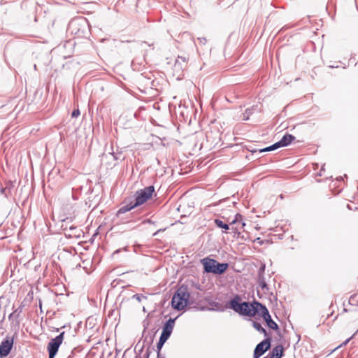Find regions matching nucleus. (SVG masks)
<instances>
[{
	"label": "nucleus",
	"instance_id": "nucleus-22",
	"mask_svg": "<svg viewBox=\"0 0 358 358\" xmlns=\"http://www.w3.org/2000/svg\"><path fill=\"white\" fill-rule=\"evenodd\" d=\"M180 59L182 60V62H184V63L185 62V61L183 58L181 57Z\"/></svg>",
	"mask_w": 358,
	"mask_h": 358
},
{
	"label": "nucleus",
	"instance_id": "nucleus-17",
	"mask_svg": "<svg viewBox=\"0 0 358 358\" xmlns=\"http://www.w3.org/2000/svg\"><path fill=\"white\" fill-rule=\"evenodd\" d=\"M173 69L176 71H178L180 69H181V63L180 62L179 59H176L173 66Z\"/></svg>",
	"mask_w": 358,
	"mask_h": 358
},
{
	"label": "nucleus",
	"instance_id": "nucleus-10",
	"mask_svg": "<svg viewBox=\"0 0 358 358\" xmlns=\"http://www.w3.org/2000/svg\"><path fill=\"white\" fill-rule=\"evenodd\" d=\"M271 344L268 339L264 340L259 343L254 351V358L260 357L267 350L270 348Z\"/></svg>",
	"mask_w": 358,
	"mask_h": 358
},
{
	"label": "nucleus",
	"instance_id": "nucleus-8",
	"mask_svg": "<svg viewBox=\"0 0 358 358\" xmlns=\"http://www.w3.org/2000/svg\"><path fill=\"white\" fill-rule=\"evenodd\" d=\"M13 338L11 337H6L0 344V357L4 358L7 357L13 346Z\"/></svg>",
	"mask_w": 358,
	"mask_h": 358
},
{
	"label": "nucleus",
	"instance_id": "nucleus-13",
	"mask_svg": "<svg viewBox=\"0 0 358 358\" xmlns=\"http://www.w3.org/2000/svg\"><path fill=\"white\" fill-rule=\"evenodd\" d=\"M283 348L281 345H278L274 348L269 353L268 358H280L282 355Z\"/></svg>",
	"mask_w": 358,
	"mask_h": 358
},
{
	"label": "nucleus",
	"instance_id": "nucleus-19",
	"mask_svg": "<svg viewBox=\"0 0 358 358\" xmlns=\"http://www.w3.org/2000/svg\"><path fill=\"white\" fill-rule=\"evenodd\" d=\"M355 336V334H353L350 338H348L345 342H343L341 345H339V346H338V348H341V347H342V346H343V345H346L348 343V342H349L352 338H354V336Z\"/></svg>",
	"mask_w": 358,
	"mask_h": 358
},
{
	"label": "nucleus",
	"instance_id": "nucleus-11",
	"mask_svg": "<svg viewBox=\"0 0 358 358\" xmlns=\"http://www.w3.org/2000/svg\"><path fill=\"white\" fill-rule=\"evenodd\" d=\"M229 225L234 232L240 234L239 231L243 229L245 224L243 222L242 216L240 214H236L235 219L230 222Z\"/></svg>",
	"mask_w": 358,
	"mask_h": 358
},
{
	"label": "nucleus",
	"instance_id": "nucleus-2",
	"mask_svg": "<svg viewBox=\"0 0 358 358\" xmlns=\"http://www.w3.org/2000/svg\"><path fill=\"white\" fill-rule=\"evenodd\" d=\"M189 296L190 294L187 287L183 286L179 287L171 300L173 308L178 310L184 309L188 304Z\"/></svg>",
	"mask_w": 358,
	"mask_h": 358
},
{
	"label": "nucleus",
	"instance_id": "nucleus-1",
	"mask_svg": "<svg viewBox=\"0 0 358 358\" xmlns=\"http://www.w3.org/2000/svg\"><path fill=\"white\" fill-rule=\"evenodd\" d=\"M229 307L233 309L239 315L254 317L257 313H259L262 304L255 301L252 303L248 302H241V298L239 295H236L229 303Z\"/></svg>",
	"mask_w": 358,
	"mask_h": 358
},
{
	"label": "nucleus",
	"instance_id": "nucleus-16",
	"mask_svg": "<svg viewBox=\"0 0 358 358\" xmlns=\"http://www.w3.org/2000/svg\"><path fill=\"white\" fill-rule=\"evenodd\" d=\"M253 327L259 331L266 334V330L262 327V325L256 322H253Z\"/></svg>",
	"mask_w": 358,
	"mask_h": 358
},
{
	"label": "nucleus",
	"instance_id": "nucleus-4",
	"mask_svg": "<svg viewBox=\"0 0 358 358\" xmlns=\"http://www.w3.org/2000/svg\"><path fill=\"white\" fill-rule=\"evenodd\" d=\"M174 323L175 320L170 318L164 324L159 341L157 343L158 354L159 353L163 345L170 337L174 327Z\"/></svg>",
	"mask_w": 358,
	"mask_h": 358
},
{
	"label": "nucleus",
	"instance_id": "nucleus-7",
	"mask_svg": "<svg viewBox=\"0 0 358 358\" xmlns=\"http://www.w3.org/2000/svg\"><path fill=\"white\" fill-rule=\"evenodd\" d=\"M294 138L295 137L291 134H285L280 141L275 143L271 146L262 150L261 152L271 151L280 147L287 146L289 145L294 140Z\"/></svg>",
	"mask_w": 358,
	"mask_h": 358
},
{
	"label": "nucleus",
	"instance_id": "nucleus-5",
	"mask_svg": "<svg viewBox=\"0 0 358 358\" xmlns=\"http://www.w3.org/2000/svg\"><path fill=\"white\" fill-rule=\"evenodd\" d=\"M155 188L153 186L146 187L144 189L137 191L136 193V199L134 201V206H141L145 203L149 199L151 198Z\"/></svg>",
	"mask_w": 358,
	"mask_h": 358
},
{
	"label": "nucleus",
	"instance_id": "nucleus-18",
	"mask_svg": "<svg viewBox=\"0 0 358 358\" xmlns=\"http://www.w3.org/2000/svg\"><path fill=\"white\" fill-rule=\"evenodd\" d=\"M80 115V110L78 109H76V110H74L72 113H71V116L73 117H77Z\"/></svg>",
	"mask_w": 358,
	"mask_h": 358
},
{
	"label": "nucleus",
	"instance_id": "nucleus-15",
	"mask_svg": "<svg viewBox=\"0 0 358 358\" xmlns=\"http://www.w3.org/2000/svg\"><path fill=\"white\" fill-rule=\"evenodd\" d=\"M215 223L217 227L224 229L226 230L229 229V225L224 223L222 220L216 219L215 220Z\"/></svg>",
	"mask_w": 358,
	"mask_h": 358
},
{
	"label": "nucleus",
	"instance_id": "nucleus-9",
	"mask_svg": "<svg viewBox=\"0 0 358 358\" xmlns=\"http://www.w3.org/2000/svg\"><path fill=\"white\" fill-rule=\"evenodd\" d=\"M259 315H261L264 320L266 321L267 325L272 329H278V324L272 320L271 317L268 313V310L267 308L262 306V308H261L260 312L259 313Z\"/></svg>",
	"mask_w": 358,
	"mask_h": 358
},
{
	"label": "nucleus",
	"instance_id": "nucleus-12",
	"mask_svg": "<svg viewBox=\"0 0 358 358\" xmlns=\"http://www.w3.org/2000/svg\"><path fill=\"white\" fill-rule=\"evenodd\" d=\"M137 207V206H134V201L130 199H125L124 202V205L118 210L117 214L124 213L127 211L131 210V209Z\"/></svg>",
	"mask_w": 358,
	"mask_h": 358
},
{
	"label": "nucleus",
	"instance_id": "nucleus-6",
	"mask_svg": "<svg viewBox=\"0 0 358 358\" xmlns=\"http://www.w3.org/2000/svg\"><path fill=\"white\" fill-rule=\"evenodd\" d=\"M64 332H62L59 336L52 339L48 345L49 352V358H54L57 354L59 345L62 344L64 339Z\"/></svg>",
	"mask_w": 358,
	"mask_h": 358
},
{
	"label": "nucleus",
	"instance_id": "nucleus-3",
	"mask_svg": "<svg viewBox=\"0 0 358 358\" xmlns=\"http://www.w3.org/2000/svg\"><path fill=\"white\" fill-rule=\"evenodd\" d=\"M201 263L204 267V270L208 273H213L215 274H222L226 271L229 265L227 263H219L216 260L204 258L201 260Z\"/></svg>",
	"mask_w": 358,
	"mask_h": 358
},
{
	"label": "nucleus",
	"instance_id": "nucleus-14",
	"mask_svg": "<svg viewBox=\"0 0 358 358\" xmlns=\"http://www.w3.org/2000/svg\"><path fill=\"white\" fill-rule=\"evenodd\" d=\"M348 303L351 306H358V292L349 298Z\"/></svg>",
	"mask_w": 358,
	"mask_h": 358
},
{
	"label": "nucleus",
	"instance_id": "nucleus-21",
	"mask_svg": "<svg viewBox=\"0 0 358 358\" xmlns=\"http://www.w3.org/2000/svg\"><path fill=\"white\" fill-rule=\"evenodd\" d=\"M198 40H199L201 42H202V40L206 41L205 38H198Z\"/></svg>",
	"mask_w": 358,
	"mask_h": 358
},
{
	"label": "nucleus",
	"instance_id": "nucleus-20",
	"mask_svg": "<svg viewBox=\"0 0 358 358\" xmlns=\"http://www.w3.org/2000/svg\"><path fill=\"white\" fill-rule=\"evenodd\" d=\"M259 285L262 288V289H264V288H266L267 285L266 284V282L264 281V280H260L259 282Z\"/></svg>",
	"mask_w": 358,
	"mask_h": 358
}]
</instances>
